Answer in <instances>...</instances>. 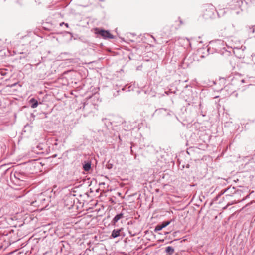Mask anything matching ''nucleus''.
<instances>
[{
  "instance_id": "24",
  "label": "nucleus",
  "mask_w": 255,
  "mask_h": 255,
  "mask_svg": "<svg viewBox=\"0 0 255 255\" xmlns=\"http://www.w3.org/2000/svg\"><path fill=\"white\" fill-rule=\"evenodd\" d=\"M201 114L202 115V116L203 117H205V114H204L202 111L201 112Z\"/></svg>"
},
{
  "instance_id": "4",
  "label": "nucleus",
  "mask_w": 255,
  "mask_h": 255,
  "mask_svg": "<svg viewBox=\"0 0 255 255\" xmlns=\"http://www.w3.org/2000/svg\"><path fill=\"white\" fill-rule=\"evenodd\" d=\"M245 82L244 79L242 78L241 76L238 74L235 75V76L231 79L230 84L234 88L238 89L239 87L240 86L242 83Z\"/></svg>"
},
{
  "instance_id": "2",
  "label": "nucleus",
  "mask_w": 255,
  "mask_h": 255,
  "mask_svg": "<svg viewBox=\"0 0 255 255\" xmlns=\"http://www.w3.org/2000/svg\"><path fill=\"white\" fill-rule=\"evenodd\" d=\"M212 49H214L215 52L223 54L224 52L231 53L233 51V48L227 45L226 43L222 40H216L211 41L210 43Z\"/></svg>"
},
{
  "instance_id": "6",
  "label": "nucleus",
  "mask_w": 255,
  "mask_h": 255,
  "mask_svg": "<svg viewBox=\"0 0 255 255\" xmlns=\"http://www.w3.org/2000/svg\"><path fill=\"white\" fill-rule=\"evenodd\" d=\"M210 50L211 47L200 48L197 51V55H198L200 57L203 58L210 54L209 51Z\"/></svg>"
},
{
  "instance_id": "25",
  "label": "nucleus",
  "mask_w": 255,
  "mask_h": 255,
  "mask_svg": "<svg viewBox=\"0 0 255 255\" xmlns=\"http://www.w3.org/2000/svg\"><path fill=\"white\" fill-rule=\"evenodd\" d=\"M64 25H65L66 27H68V26H69L68 23H65Z\"/></svg>"
},
{
  "instance_id": "3",
  "label": "nucleus",
  "mask_w": 255,
  "mask_h": 255,
  "mask_svg": "<svg viewBox=\"0 0 255 255\" xmlns=\"http://www.w3.org/2000/svg\"><path fill=\"white\" fill-rule=\"evenodd\" d=\"M202 16L205 19H213L216 17V10L211 4H205L202 7Z\"/></svg>"
},
{
  "instance_id": "16",
  "label": "nucleus",
  "mask_w": 255,
  "mask_h": 255,
  "mask_svg": "<svg viewBox=\"0 0 255 255\" xmlns=\"http://www.w3.org/2000/svg\"><path fill=\"white\" fill-rule=\"evenodd\" d=\"M90 105H89L88 104V103H86V102H84L83 104V106H82V110L83 111H86L87 113H90L91 112V110H88V109H89V107L90 106ZM82 109V107H80V108H79V110H81Z\"/></svg>"
},
{
  "instance_id": "19",
  "label": "nucleus",
  "mask_w": 255,
  "mask_h": 255,
  "mask_svg": "<svg viewBox=\"0 0 255 255\" xmlns=\"http://www.w3.org/2000/svg\"><path fill=\"white\" fill-rule=\"evenodd\" d=\"M165 252L169 255H172L174 252V249L171 246H168L166 248Z\"/></svg>"
},
{
  "instance_id": "29",
  "label": "nucleus",
  "mask_w": 255,
  "mask_h": 255,
  "mask_svg": "<svg viewBox=\"0 0 255 255\" xmlns=\"http://www.w3.org/2000/svg\"><path fill=\"white\" fill-rule=\"evenodd\" d=\"M255 55V54H254V53H252V55H251V56H252V57H253V56H254Z\"/></svg>"
},
{
  "instance_id": "26",
  "label": "nucleus",
  "mask_w": 255,
  "mask_h": 255,
  "mask_svg": "<svg viewBox=\"0 0 255 255\" xmlns=\"http://www.w3.org/2000/svg\"><path fill=\"white\" fill-rule=\"evenodd\" d=\"M64 24H65V23H64V22H62V23H61L60 24V26H62V25H64Z\"/></svg>"
},
{
  "instance_id": "21",
  "label": "nucleus",
  "mask_w": 255,
  "mask_h": 255,
  "mask_svg": "<svg viewBox=\"0 0 255 255\" xmlns=\"http://www.w3.org/2000/svg\"><path fill=\"white\" fill-rule=\"evenodd\" d=\"M225 193H226V189L221 190L220 191V192L218 194H219V196H221V195H222L223 194H224Z\"/></svg>"
},
{
  "instance_id": "5",
  "label": "nucleus",
  "mask_w": 255,
  "mask_h": 255,
  "mask_svg": "<svg viewBox=\"0 0 255 255\" xmlns=\"http://www.w3.org/2000/svg\"><path fill=\"white\" fill-rule=\"evenodd\" d=\"M95 33L101 36L104 39H114V36L110 33L109 31L99 28H95Z\"/></svg>"
},
{
  "instance_id": "33",
  "label": "nucleus",
  "mask_w": 255,
  "mask_h": 255,
  "mask_svg": "<svg viewBox=\"0 0 255 255\" xmlns=\"http://www.w3.org/2000/svg\"><path fill=\"white\" fill-rule=\"evenodd\" d=\"M119 139H120V140H121V136H120V135H119Z\"/></svg>"
},
{
  "instance_id": "12",
  "label": "nucleus",
  "mask_w": 255,
  "mask_h": 255,
  "mask_svg": "<svg viewBox=\"0 0 255 255\" xmlns=\"http://www.w3.org/2000/svg\"><path fill=\"white\" fill-rule=\"evenodd\" d=\"M124 217V213L122 212H121L119 214H117L115 215V216L114 217L113 220L111 221V224L114 225L116 226V223L118 222L119 220H120L121 219L123 218Z\"/></svg>"
},
{
  "instance_id": "22",
  "label": "nucleus",
  "mask_w": 255,
  "mask_h": 255,
  "mask_svg": "<svg viewBox=\"0 0 255 255\" xmlns=\"http://www.w3.org/2000/svg\"><path fill=\"white\" fill-rule=\"evenodd\" d=\"M132 147H133L132 146H131V147H130V148H131L130 151H131V154L133 155L134 154V152H133V151L132 150Z\"/></svg>"
},
{
  "instance_id": "27",
  "label": "nucleus",
  "mask_w": 255,
  "mask_h": 255,
  "mask_svg": "<svg viewBox=\"0 0 255 255\" xmlns=\"http://www.w3.org/2000/svg\"><path fill=\"white\" fill-rule=\"evenodd\" d=\"M189 166H190L189 164H188L186 165V168H189Z\"/></svg>"
},
{
  "instance_id": "10",
  "label": "nucleus",
  "mask_w": 255,
  "mask_h": 255,
  "mask_svg": "<svg viewBox=\"0 0 255 255\" xmlns=\"http://www.w3.org/2000/svg\"><path fill=\"white\" fill-rule=\"evenodd\" d=\"M172 221L173 220L167 221H164L161 224L157 225L154 229V231L157 232L161 230L163 228L169 225Z\"/></svg>"
},
{
  "instance_id": "20",
  "label": "nucleus",
  "mask_w": 255,
  "mask_h": 255,
  "mask_svg": "<svg viewBox=\"0 0 255 255\" xmlns=\"http://www.w3.org/2000/svg\"><path fill=\"white\" fill-rule=\"evenodd\" d=\"M126 122H123L122 123V127L125 130H130L131 127H128V126H126Z\"/></svg>"
},
{
  "instance_id": "9",
  "label": "nucleus",
  "mask_w": 255,
  "mask_h": 255,
  "mask_svg": "<svg viewBox=\"0 0 255 255\" xmlns=\"http://www.w3.org/2000/svg\"><path fill=\"white\" fill-rule=\"evenodd\" d=\"M88 100H90V102H92V105L93 107H95L97 105L99 102L101 101V100L99 99V94L97 93H95L91 96L89 97Z\"/></svg>"
},
{
  "instance_id": "8",
  "label": "nucleus",
  "mask_w": 255,
  "mask_h": 255,
  "mask_svg": "<svg viewBox=\"0 0 255 255\" xmlns=\"http://www.w3.org/2000/svg\"><path fill=\"white\" fill-rule=\"evenodd\" d=\"M13 177L16 180L19 181H26L27 177L23 172H15L13 174Z\"/></svg>"
},
{
  "instance_id": "34",
  "label": "nucleus",
  "mask_w": 255,
  "mask_h": 255,
  "mask_svg": "<svg viewBox=\"0 0 255 255\" xmlns=\"http://www.w3.org/2000/svg\"><path fill=\"white\" fill-rule=\"evenodd\" d=\"M199 106H200V108H201V104H200Z\"/></svg>"
},
{
  "instance_id": "18",
  "label": "nucleus",
  "mask_w": 255,
  "mask_h": 255,
  "mask_svg": "<svg viewBox=\"0 0 255 255\" xmlns=\"http://www.w3.org/2000/svg\"><path fill=\"white\" fill-rule=\"evenodd\" d=\"M91 168V162L90 161L87 162L83 166V168L85 171H88Z\"/></svg>"
},
{
  "instance_id": "28",
  "label": "nucleus",
  "mask_w": 255,
  "mask_h": 255,
  "mask_svg": "<svg viewBox=\"0 0 255 255\" xmlns=\"http://www.w3.org/2000/svg\"><path fill=\"white\" fill-rule=\"evenodd\" d=\"M220 196H219V194H218V195L216 196V199L217 200L219 197H220Z\"/></svg>"
},
{
  "instance_id": "14",
  "label": "nucleus",
  "mask_w": 255,
  "mask_h": 255,
  "mask_svg": "<svg viewBox=\"0 0 255 255\" xmlns=\"http://www.w3.org/2000/svg\"><path fill=\"white\" fill-rule=\"evenodd\" d=\"M235 88H234L232 86H231V84H228L225 86L222 90L228 92V94H231L233 93L235 91Z\"/></svg>"
},
{
  "instance_id": "11",
  "label": "nucleus",
  "mask_w": 255,
  "mask_h": 255,
  "mask_svg": "<svg viewBox=\"0 0 255 255\" xmlns=\"http://www.w3.org/2000/svg\"><path fill=\"white\" fill-rule=\"evenodd\" d=\"M238 190H236L235 188L234 187H229L226 189V196H232L234 194H236L238 192Z\"/></svg>"
},
{
  "instance_id": "17",
  "label": "nucleus",
  "mask_w": 255,
  "mask_h": 255,
  "mask_svg": "<svg viewBox=\"0 0 255 255\" xmlns=\"http://www.w3.org/2000/svg\"><path fill=\"white\" fill-rule=\"evenodd\" d=\"M121 231V229H114V230H113L112 232L111 236L113 238H115L119 237L120 236V233Z\"/></svg>"
},
{
  "instance_id": "13",
  "label": "nucleus",
  "mask_w": 255,
  "mask_h": 255,
  "mask_svg": "<svg viewBox=\"0 0 255 255\" xmlns=\"http://www.w3.org/2000/svg\"><path fill=\"white\" fill-rule=\"evenodd\" d=\"M246 31L249 34H253L255 31V25H247L245 27Z\"/></svg>"
},
{
  "instance_id": "31",
  "label": "nucleus",
  "mask_w": 255,
  "mask_h": 255,
  "mask_svg": "<svg viewBox=\"0 0 255 255\" xmlns=\"http://www.w3.org/2000/svg\"><path fill=\"white\" fill-rule=\"evenodd\" d=\"M111 167H112V165H111V166H109V165L108 168H111Z\"/></svg>"
},
{
  "instance_id": "32",
  "label": "nucleus",
  "mask_w": 255,
  "mask_h": 255,
  "mask_svg": "<svg viewBox=\"0 0 255 255\" xmlns=\"http://www.w3.org/2000/svg\"><path fill=\"white\" fill-rule=\"evenodd\" d=\"M111 167H112V165H111V166H109V165L108 168H111Z\"/></svg>"
},
{
  "instance_id": "30",
  "label": "nucleus",
  "mask_w": 255,
  "mask_h": 255,
  "mask_svg": "<svg viewBox=\"0 0 255 255\" xmlns=\"http://www.w3.org/2000/svg\"><path fill=\"white\" fill-rule=\"evenodd\" d=\"M232 25L233 28H235V25L234 24H233Z\"/></svg>"
},
{
  "instance_id": "15",
  "label": "nucleus",
  "mask_w": 255,
  "mask_h": 255,
  "mask_svg": "<svg viewBox=\"0 0 255 255\" xmlns=\"http://www.w3.org/2000/svg\"><path fill=\"white\" fill-rule=\"evenodd\" d=\"M29 104H30V106L32 108H35L38 105V101L35 99L34 98H32L29 100Z\"/></svg>"
},
{
  "instance_id": "1",
  "label": "nucleus",
  "mask_w": 255,
  "mask_h": 255,
  "mask_svg": "<svg viewBox=\"0 0 255 255\" xmlns=\"http://www.w3.org/2000/svg\"><path fill=\"white\" fill-rule=\"evenodd\" d=\"M243 1L241 0H232L228 3L225 8L221 9L217 12L218 17L224 16L226 13H230L231 14H240L242 11L241 6Z\"/></svg>"
},
{
  "instance_id": "23",
  "label": "nucleus",
  "mask_w": 255,
  "mask_h": 255,
  "mask_svg": "<svg viewBox=\"0 0 255 255\" xmlns=\"http://www.w3.org/2000/svg\"><path fill=\"white\" fill-rule=\"evenodd\" d=\"M179 21H180V23L181 24H183V21H182V20L181 19H180Z\"/></svg>"
},
{
  "instance_id": "35",
  "label": "nucleus",
  "mask_w": 255,
  "mask_h": 255,
  "mask_svg": "<svg viewBox=\"0 0 255 255\" xmlns=\"http://www.w3.org/2000/svg\"><path fill=\"white\" fill-rule=\"evenodd\" d=\"M124 89H125V88H123L122 89V90H124Z\"/></svg>"
},
{
  "instance_id": "7",
  "label": "nucleus",
  "mask_w": 255,
  "mask_h": 255,
  "mask_svg": "<svg viewBox=\"0 0 255 255\" xmlns=\"http://www.w3.org/2000/svg\"><path fill=\"white\" fill-rule=\"evenodd\" d=\"M155 113L157 114L161 115L164 116H171L172 115H174L177 118L173 112L167 109L160 108L156 109Z\"/></svg>"
}]
</instances>
